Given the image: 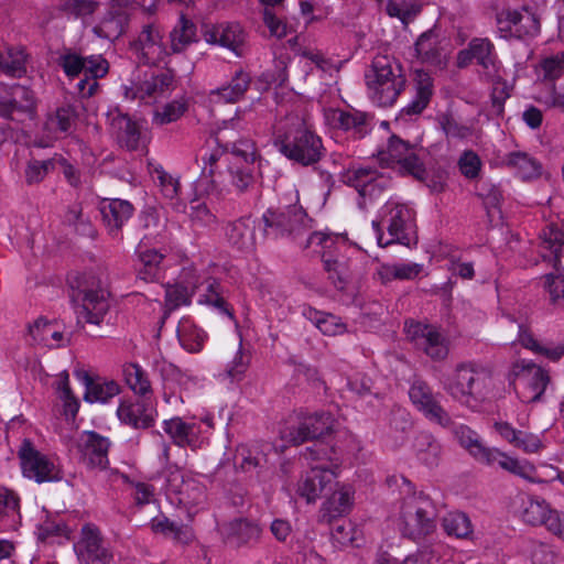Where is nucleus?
<instances>
[{
	"mask_svg": "<svg viewBox=\"0 0 564 564\" xmlns=\"http://www.w3.org/2000/svg\"><path fill=\"white\" fill-rule=\"evenodd\" d=\"M138 256L140 267L138 268V278L145 282H153L160 278V264L163 260V254L155 249H142L139 246Z\"/></svg>",
	"mask_w": 564,
	"mask_h": 564,
	"instance_id": "obj_49",
	"label": "nucleus"
},
{
	"mask_svg": "<svg viewBox=\"0 0 564 564\" xmlns=\"http://www.w3.org/2000/svg\"><path fill=\"white\" fill-rule=\"evenodd\" d=\"M251 83L250 73L239 68L235 70L228 83L210 90L209 98L216 104H236L245 98Z\"/></svg>",
	"mask_w": 564,
	"mask_h": 564,
	"instance_id": "obj_28",
	"label": "nucleus"
},
{
	"mask_svg": "<svg viewBox=\"0 0 564 564\" xmlns=\"http://www.w3.org/2000/svg\"><path fill=\"white\" fill-rule=\"evenodd\" d=\"M496 453L498 455H494L495 457L492 458L490 457L489 466L498 464L502 469L508 470L519 477H522L525 480H529L531 482L542 481V479L536 475L535 467L529 462L512 458L497 448Z\"/></svg>",
	"mask_w": 564,
	"mask_h": 564,
	"instance_id": "obj_41",
	"label": "nucleus"
},
{
	"mask_svg": "<svg viewBox=\"0 0 564 564\" xmlns=\"http://www.w3.org/2000/svg\"><path fill=\"white\" fill-rule=\"evenodd\" d=\"M52 171H54V156L43 161L33 160L25 169V181L29 185L37 184Z\"/></svg>",
	"mask_w": 564,
	"mask_h": 564,
	"instance_id": "obj_61",
	"label": "nucleus"
},
{
	"mask_svg": "<svg viewBox=\"0 0 564 564\" xmlns=\"http://www.w3.org/2000/svg\"><path fill=\"white\" fill-rule=\"evenodd\" d=\"M422 4L419 2H397L389 0L386 7V12L391 18H398L404 26L411 23L421 12Z\"/></svg>",
	"mask_w": 564,
	"mask_h": 564,
	"instance_id": "obj_57",
	"label": "nucleus"
},
{
	"mask_svg": "<svg viewBox=\"0 0 564 564\" xmlns=\"http://www.w3.org/2000/svg\"><path fill=\"white\" fill-rule=\"evenodd\" d=\"M29 333L33 340L40 344L48 345L50 339L59 341L63 339V333L53 328V323L44 317L37 318L29 326Z\"/></svg>",
	"mask_w": 564,
	"mask_h": 564,
	"instance_id": "obj_58",
	"label": "nucleus"
},
{
	"mask_svg": "<svg viewBox=\"0 0 564 564\" xmlns=\"http://www.w3.org/2000/svg\"><path fill=\"white\" fill-rule=\"evenodd\" d=\"M473 62L479 67L478 73L482 80L494 84L502 80L503 66L494 43L488 37H474L466 48L457 53L458 68H465Z\"/></svg>",
	"mask_w": 564,
	"mask_h": 564,
	"instance_id": "obj_6",
	"label": "nucleus"
},
{
	"mask_svg": "<svg viewBox=\"0 0 564 564\" xmlns=\"http://www.w3.org/2000/svg\"><path fill=\"white\" fill-rule=\"evenodd\" d=\"M128 22L129 15L126 11L109 10L93 31L98 37L115 41L123 34Z\"/></svg>",
	"mask_w": 564,
	"mask_h": 564,
	"instance_id": "obj_39",
	"label": "nucleus"
},
{
	"mask_svg": "<svg viewBox=\"0 0 564 564\" xmlns=\"http://www.w3.org/2000/svg\"><path fill=\"white\" fill-rule=\"evenodd\" d=\"M252 115L251 109L238 108L232 118L224 121L215 138L216 143L224 147L227 154L230 153L237 160L250 165L259 158L254 142L247 138L232 141L231 137L235 130L246 131L249 129Z\"/></svg>",
	"mask_w": 564,
	"mask_h": 564,
	"instance_id": "obj_7",
	"label": "nucleus"
},
{
	"mask_svg": "<svg viewBox=\"0 0 564 564\" xmlns=\"http://www.w3.org/2000/svg\"><path fill=\"white\" fill-rule=\"evenodd\" d=\"M408 334L415 347L431 359L441 361L447 358L449 340L437 327L416 323L409 327Z\"/></svg>",
	"mask_w": 564,
	"mask_h": 564,
	"instance_id": "obj_16",
	"label": "nucleus"
},
{
	"mask_svg": "<svg viewBox=\"0 0 564 564\" xmlns=\"http://www.w3.org/2000/svg\"><path fill=\"white\" fill-rule=\"evenodd\" d=\"M196 24L181 14L178 21L170 32V50L173 54L184 52L191 44L197 42Z\"/></svg>",
	"mask_w": 564,
	"mask_h": 564,
	"instance_id": "obj_37",
	"label": "nucleus"
},
{
	"mask_svg": "<svg viewBox=\"0 0 564 564\" xmlns=\"http://www.w3.org/2000/svg\"><path fill=\"white\" fill-rule=\"evenodd\" d=\"M203 36L207 43L219 44L239 56L241 55L240 47L245 42L246 34L239 23L223 22L207 28Z\"/></svg>",
	"mask_w": 564,
	"mask_h": 564,
	"instance_id": "obj_26",
	"label": "nucleus"
},
{
	"mask_svg": "<svg viewBox=\"0 0 564 564\" xmlns=\"http://www.w3.org/2000/svg\"><path fill=\"white\" fill-rule=\"evenodd\" d=\"M417 459L427 467L437 466L441 460L442 446L430 433H420L413 443Z\"/></svg>",
	"mask_w": 564,
	"mask_h": 564,
	"instance_id": "obj_42",
	"label": "nucleus"
},
{
	"mask_svg": "<svg viewBox=\"0 0 564 564\" xmlns=\"http://www.w3.org/2000/svg\"><path fill=\"white\" fill-rule=\"evenodd\" d=\"M435 509L424 495H413L403 499L399 528L402 535L419 541L435 529Z\"/></svg>",
	"mask_w": 564,
	"mask_h": 564,
	"instance_id": "obj_4",
	"label": "nucleus"
},
{
	"mask_svg": "<svg viewBox=\"0 0 564 564\" xmlns=\"http://www.w3.org/2000/svg\"><path fill=\"white\" fill-rule=\"evenodd\" d=\"M419 263H382L377 269V275L382 284L394 280H413L422 271Z\"/></svg>",
	"mask_w": 564,
	"mask_h": 564,
	"instance_id": "obj_44",
	"label": "nucleus"
},
{
	"mask_svg": "<svg viewBox=\"0 0 564 564\" xmlns=\"http://www.w3.org/2000/svg\"><path fill=\"white\" fill-rule=\"evenodd\" d=\"M74 375L85 386L84 400L89 403H105L120 392L119 384L113 380L102 381L100 378H93L85 370H76Z\"/></svg>",
	"mask_w": 564,
	"mask_h": 564,
	"instance_id": "obj_31",
	"label": "nucleus"
},
{
	"mask_svg": "<svg viewBox=\"0 0 564 564\" xmlns=\"http://www.w3.org/2000/svg\"><path fill=\"white\" fill-rule=\"evenodd\" d=\"M503 163L516 171L517 175L527 181L541 174L540 163L525 152L516 151L506 155Z\"/></svg>",
	"mask_w": 564,
	"mask_h": 564,
	"instance_id": "obj_45",
	"label": "nucleus"
},
{
	"mask_svg": "<svg viewBox=\"0 0 564 564\" xmlns=\"http://www.w3.org/2000/svg\"><path fill=\"white\" fill-rule=\"evenodd\" d=\"M58 65L63 68L67 77H77L80 73H84L85 57L74 52H66L58 58Z\"/></svg>",
	"mask_w": 564,
	"mask_h": 564,
	"instance_id": "obj_64",
	"label": "nucleus"
},
{
	"mask_svg": "<svg viewBox=\"0 0 564 564\" xmlns=\"http://www.w3.org/2000/svg\"><path fill=\"white\" fill-rule=\"evenodd\" d=\"M163 431L172 443L178 447L195 448L198 443L199 426L194 422H185L181 417H172L163 422Z\"/></svg>",
	"mask_w": 564,
	"mask_h": 564,
	"instance_id": "obj_32",
	"label": "nucleus"
},
{
	"mask_svg": "<svg viewBox=\"0 0 564 564\" xmlns=\"http://www.w3.org/2000/svg\"><path fill=\"white\" fill-rule=\"evenodd\" d=\"M110 441L95 431H84L78 441L77 449L82 462L90 469H106L109 465L108 452Z\"/></svg>",
	"mask_w": 564,
	"mask_h": 564,
	"instance_id": "obj_17",
	"label": "nucleus"
},
{
	"mask_svg": "<svg viewBox=\"0 0 564 564\" xmlns=\"http://www.w3.org/2000/svg\"><path fill=\"white\" fill-rule=\"evenodd\" d=\"M175 88V74L171 69L152 75L150 78L140 83L135 88L126 87V96L132 99L145 100L148 98H158L171 93Z\"/></svg>",
	"mask_w": 564,
	"mask_h": 564,
	"instance_id": "obj_24",
	"label": "nucleus"
},
{
	"mask_svg": "<svg viewBox=\"0 0 564 564\" xmlns=\"http://www.w3.org/2000/svg\"><path fill=\"white\" fill-rule=\"evenodd\" d=\"M415 96L413 100L402 109L405 115H420L427 107L433 96V79L431 75L423 70L416 69L414 75Z\"/></svg>",
	"mask_w": 564,
	"mask_h": 564,
	"instance_id": "obj_34",
	"label": "nucleus"
},
{
	"mask_svg": "<svg viewBox=\"0 0 564 564\" xmlns=\"http://www.w3.org/2000/svg\"><path fill=\"white\" fill-rule=\"evenodd\" d=\"M458 169L459 172L468 180H475L479 176L482 163L479 155L471 151L467 150L462 153L458 159Z\"/></svg>",
	"mask_w": 564,
	"mask_h": 564,
	"instance_id": "obj_62",
	"label": "nucleus"
},
{
	"mask_svg": "<svg viewBox=\"0 0 564 564\" xmlns=\"http://www.w3.org/2000/svg\"><path fill=\"white\" fill-rule=\"evenodd\" d=\"M498 31L502 37L521 39L538 32V23L530 14H522L518 10L503 9L496 15Z\"/></svg>",
	"mask_w": 564,
	"mask_h": 564,
	"instance_id": "obj_23",
	"label": "nucleus"
},
{
	"mask_svg": "<svg viewBox=\"0 0 564 564\" xmlns=\"http://www.w3.org/2000/svg\"><path fill=\"white\" fill-rule=\"evenodd\" d=\"M541 239L543 247L554 256V269L560 271V258L564 256V230L556 224H549L543 228Z\"/></svg>",
	"mask_w": 564,
	"mask_h": 564,
	"instance_id": "obj_52",
	"label": "nucleus"
},
{
	"mask_svg": "<svg viewBox=\"0 0 564 564\" xmlns=\"http://www.w3.org/2000/svg\"><path fill=\"white\" fill-rule=\"evenodd\" d=\"M139 226L145 231L141 243L161 241L165 229V224L161 220L158 210L153 207L143 209L139 215Z\"/></svg>",
	"mask_w": 564,
	"mask_h": 564,
	"instance_id": "obj_48",
	"label": "nucleus"
},
{
	"mask_svg": "<svg viewBox=\"0 0 564 564\" xmlns=\"http://www.w3.org/2000/svg\"><path fill=\"white\" fill-rule=\"evenodd\" d=\"M273 145L290 161L312 166L325 155L322 138L296 116L284 117L273 132Z\"/></svg>",
	"mask_w": 564,
	"mask_h": 564,
	"instance_id": "obj_1",
	"label": "nucleus"
},
{
	"mask_svg": "<svg viewBox=\"0 0 564 564\" xmlns=\"http://www.w3.org/2000/svg\"><path fill=\"white\" fill-rule=\"evenodd\" d=\"M508 379L514 390H517V381L531 390L532 395L528 398V402L540 401L551 381L550 375L545 369L525 359L518 360L512 365Z\"/></svg>",
	"mask_w": 564,
	"mask_h": 564,
	"instance_id": "obj_14",
	"label": "nucleus"
},
{
	"mask_svg": "<svg viewBox=\"0 0 564 564\" xmlns=\"http://www.w3.org/2000/svg\"><path fill=\"white\" fill-rule=\"evenodd\" d=\"M440 397L425 380L414 378L411 382L409 398L414 408L430 422L446 429L453 424V420L442 406Z\"/></svg>",
	"mask_w": 564,
	"mask_h": 564,
	"instance_id": "obj_11",
	"label": "nucleus"
},
{
	"mask_svg": "<svg viewBox=\"0 0 564 564\" xmlns=\"http://www.w3.org/2000/svg\"><path fill=\"white\" fill-rule=\"evenodd\" d=\"M378 159L382 166L392 167L398 164L404 173L419 181L425 180L427 175L424 163L415 153L413 147L397 135L389 138L387 149L379 151Z\"/></svg>",
	"mask_w": 564,
	"mask_h": 564,
	"instance_id": "obj_10",
	"label": "nucleus"
},
{
	"mask_svg": "<svg viewBox=\"0 0 564 564\" xmlns=\"http://www.w3.org/2000/svg\"><path fill=\"white\" fill-rule=\"evenodd\" d=\"M550 509L545 500L530 499L523 511L522 519L531 525H542L544 518Z\"/></svg>",
	"mask_w": 564,
	"mask_h": 564,
	"instance_id": "obj_60",
	"label": "nucleus"
},
{
	"mask_svg": "<svg viewBox=\"0 0 564 564\" xmlns=\"http://www.w3.org/2000/svg\"><path fill=\"white\" fill-rule=\"evenodd\" d=\"M150 527L154 533H161L183 544H187L193 540V532L187 525L177 524L165 516L153 518Z\"/></svg>",
	"mask_w": 564,
	"mask_h": 564,
	"instance_id": "obj_47",
	"label": "nucleus"
},
{
	"mask_svg": "<svg viewBox=\"0 0 564 564\" xmlns=\"http://www.w3.org/2000/svg\"><path fill=\"white\" fill-rule=\"evenodd\" d=\"M26 55L21 48H9L8 57L2 59L1 70L11 77H21L26 73Z\"/></svg>",
	"mask_w": 564,
	"mask_h": 564,
	"instance_id": "obj_59",
	"label": "nucleus"
},
{
	"mask_svg": "<svg viewBox=\"0 0 564 564\" xmlns=\"http://www.w3.org/2000/svg\"><path fill=\"white\" fill-rule=\"evenodd\" d=\"M108 122L111 133L121 148L128 151H138L144 147V137L140 124L128 115L118 109L111 110L108 112Z\"/></svg>",
	"mask_w": 564,
	"mask_h": 564,
	"instance_id": "obj_19",
	"label": "nucleus"
},
{
	"mask_svg": "<svg viewBox=\"0 0 564 564\" xmlns=\"http://www.w3.org/2000/svg\"><path fill=\"white\" fill-rule=\"evenodd\" d=\"M77 289L83 294V304L78 312V319L100 325L109 310V292L102 288L99 280L87 274H84L77 281Z\"/></svg>",
	"mask_w": 564,
	"mask_h": 564,
	"instance_id": "obj_9",
	"label": "nucleus"
},
{
	"mask_svg": "<svg viewBox=\"0 0 564 564\" xmlns=\"http://www.w3.org/2000/svg\"><path fill=\"white\" fill-rule=\"evenodd\" d=\"M123 376L128 387L138 395L147 399L152 394L151 383L147 372L137 364L123 367Z\"/></svg>",
	"mask_w": 564,
	"mask_h": 564,
	"instance_id": "obj_54",
	"label": "nucleus"
},
{
	"mask_svg": "<svg viewBox=\"0 0 564 564\" xmlns=\"http://www.w3.org/2000/svg\"><path fill=\"white\" fill-rule=\"evenodd\" d=\"M18 456L25 477L39 484L55 481L62 478L55 464L46 455L37 451L29 438L22 441Z\"/></svg>",
	"mask_w": 564,
	"mask_h": 564,
	"instance_id": "obj_12",
	"label": "nucleus"
},
{
	"mask_svg": "<svg viewBox=\"0 0 564 564\" xmlns=\"http://www.w3.org/2000/svg\"><path fill=\"white\" fill-rule=\"evenodd\" d=\"M139 62L145 65H156L170 54L163 43V33L155 23L144 24L138 37L131 43Z\"/></svg>",
	"mask_w": 564,
	"mask_h": 564,
	"instance_id": "obj_15",
	"label": "nucleus"
},
{
	"mask_svg": "<svg viewBox=\"0 0 564 564\" xmlns=\"http://www.w3.org/2000/svg\"><path fill=\"white\" fill-rule=\"evenodd\" d=\"M187 110V104L183 99H176L165 104L153 112L152 123L164 126L178 120Z\"/></svg>",
	"mask_w": 564,
	"mask_h": 564,
	"instance_id": "obj_56",
	"label": "nucleus"
},
{
	"mask_svg": "<svg viewBox=\"0 0 564 564\" xmlns=\"http://www.w3.org/2000/svg\"><path fill=\"white\" fill-rule=\"evenodd\" d=\"M335 473L326 464L313 466L305 473L297 485V494L306 501L314 502L333 488Z\"/></svg>",
	"mask_w": 564,
	"mask_h": 564,
	"instance_id": "obj_21",
	"label": "nucleus"
},
{
	"mask_svg": "<svg viewBox=\"0 0 564 564\" xmlns=\"http://www.w3.org/2000/svg\"><path fill=\"white\" fill-rule=\"evenodd\" d=\"M416 56L422 61L433 66H443L444 55L438 45V36L434 30H429L422 33L415 42Z\"/></svg>",
	"mask_w": 564,
	"mask_h": 564,
	"instance_id": "obj_40",
	"label": "nucleus"
},
{
	"mask_svg": "<svg viewBox=\"0 0 564 564\" xmlns=\"http://www.w3.org/2000/svg\"><path fill=\"white\" fill-rule=\"evenodd\" d=\"M226 184L230 185L238 194L249 192L254 185L253 167L250 164L226 165Z\"/></svg>",
	"mask_w": 564,
	"mask_h": 564,
	"instance_id": "obj_51",
	"label": "nucleus"
},
{
	"mask_svg": "<svg viewBox=\"0 0 564 564\" xmlns=\"http://www.w3.org/2000/svg\"><path fill=\"white\" fill-rule=\"evenodd\" d=\"M544 279L551 303L564 308V274L549 273Z\"/></svg>",
	"mask_w": 564,
	"mask_h": 564,
	"instance_id": "obj_63",
	"label": "nucleus"
},
{
	"mask_svg": "<svg viewBox=\"0 0 564 564\" xmlns=\"http://www.w3.org/2000/svg\"><path fill=\"white\" fill-rule=\"evenodd\" d=\"M254 227L249 217H241L228 223L225 228V235L228 241L239 250L252 246Z\"/></svg>",
	"mask_w": 564,
	"mask_h": 564,
	"instance_id": "obj_43",
	"label": "nucleus"
},
{
	"mask_svg": "<svg viewBox=\"0 0 564 564\" xmlns=\"http://www.w3.org/2000/svg\"><path fill=\"white\" fill-rule=\"evenodd\" d=\"M198 303L209 305L219 313L234 318V314L224 297V290L216 279H208L204 292L199 295Z\"/></svg>",
	"mask_w": 564,
	"mask_h": 564,
	"instance_id": "obj_53",
	"label": "nucleus"
},
{
	"mask_svg": "<svg viewBox=\"0 0 564 564\" xmlns=\"http://www.w3.org/2000/svg\"><path fill=\"white\" fill-rule=\"evenodd\" d=\"M133 210L132 204L124 199L113 198L101 202L102 220L112 238H121V229L132 216Z\"/></svg>",
	"mask_w": 564,
	"mask_h": 564,
	"instance_id": "obj_25",
	"label": "nucleus"
},
{
	"mask_svg": "<svg viewBox=\"0 0 564 564\" xmlns=\"http://www.w3.org/2000/svg\"><path fill=\"white\" fill-rule=\"evenodd\" d=\"M166 490L177 496L180 503L197 506L205 499V486L192 476H185L180 467H170L165 479Z\"/></svg>",
	"mask_w": 564,
	"mask_h": 564,
	"instance_id": "obj_20",
	"label": "nucleus"
},
{
	"mask_svg": "<svg viewBox=\"0 0 564 564\" xmlns=\"http://www.w3.org/2000/svg\"><path fill=\"white\" fill-rule=\"evenodd\" d=\"M445 532L458 539H466L473 533L469 518L463 512H451L443 518Z\"/></svg>",
	"mask_w": 564,
	"mask_h": 564,
	"instance_id": "obj_55",
	"label": "nucleus"
},
{
	"mask_svg": "<svg viewBox=\"0 0 564 564\" xmlns=\"http://www.w3.org/2000/svg\"><path fill=\"white\" fill-rule=\"evenodd\" d=\"M369 97L380 107L392 106L405 86L399 65L388 56H376L365 73Z\"/></svg>",
	"mask_w": 564,
	"mask_h": 564,
	"instance_id": "obj_2",
	"label": "nucleus"
},
{
	"mask_svg": "<svg viewBox=\"0 0 564 564\" xmlns=\"http://www.w3.org/2000/svg\"><path fill=\"white\" fill-rule=\"evenodd\" d=\"M345 177L346 183L355 187L361 197L370 199L379 196L391 183L390 177L370 166L349 169Z\"/></svg>",
	"mask_w": 564,
	"mask_h": 564,
	"instance_id": "obj_18",
	"label": "nucleus"
},
{
	"mask_svg": "<svg viewBox=\"0 0 564 564\" xmlns=\"http://www.w3.org/2000/svg\"><path fill=\"white\" fill-rule=\"evenodd\" d=\"M538 78L546 87L564 75V51L543 57L536 68Z\"/></svg>",
	"mask_w": 564,
	"mask_h": 564,
	"instance_id": "obj_46",
	"label": "nucleus"
},
{
	"mask_svg": "<svg viewBox=\"0 0 564 564\" xmlns=\"http://www.w3.org/2000/svg\"><path fill=\"white\" fill-rule=\"evenodd\" d=\"M478 379L475 365L463 362L456 366L454 375L444 382L443 388L453 399L468 403L476 393Z\"/></svg>",
	"mask_w": 564,
	"mask_h": 564,
	"instance_id": "obj_22",
	"label": "nucleus"
},
{
	"mask_svg": "<svg viewBox=\"0 0 564 564\" xmlns=\"http://www.w3.org/2000/svg\"><path fill=\"white\" fill-rule=\"evenodd\" d=\"M351 506V488L348 486H343L338 490H335L323 503L321 509V518L323 521L330 522L333 519L349 512Z\"/></svg>",
	"mask_w": 564,
	"mask_h": 564,
	"instance_id": "obj_38",
	"label": "nucleus"
},
{
	"mask_svg": "<svg viewBox=\"0 0 564 564\" xmlns=\"http://www.w3.org/2000/svg\"><path fill=\"white\" fill-rule=\"evenodd\" d=\"M262 230L267 237L288 238L302 247L308 231L312 229V219L297 204L289 205L283 209H268L262 215Z\"/></svg>",
	"mask_w": 564,
	"mask_h": 564,
	"instance_id": "obj_3",
	"label": "nucleus"
},
{
	"mask_svg": "<svg viewBox=\"0 0 564 564\" xmlns=\"http://www.w3.org/2000/svg\"><path fill=\"white\" fill-rule=\"evenodd\" d=\"M74 550L78 560L85 564H111L113 560V554L100 530L91 523L83 525Z\"/></svg>",
	"mask_w": 564,
	"mask_h": 564,
	"instance_id": "obj_13",
	"label": "nucleus"
},
{
	"mask_svg": "<svg viewBox=\"0 0 564 564\" xmlns=\"http://www.w3.org/2000/svg\"><path fill=\"white\" fill-rule=\"evenodd\" d=\"M325 119L329 127L344 131L355 130L359 134L362 133L366 124L367 115L361 111L343 109H328L325 111Z\"/></svg>",
	"mask_w": 564,
	"mask_h": 564,
	"instance_id": "obj_36",
	"label": "nucleus"
},
{
	"mask_svg": "<svg viewBox=\"0 0 564 564\" xmlns=\"http://www.w3.org/2000/svg\"><path fill=\"white\" fill-rule=\"evenodd\" d=\"M117 416L121 423L135 430H145L154 424L153 410L147 403V399L141 401H121L117 409Z\"/></svg>",
	"mask_w": 564,
	"mask_h": 564,
	"instance_id": "obj_29",
	"label": "nucleus"
},
{
	"mask_svg": "<svg viewBox=\"0 0 564 564\" xmlns=\"http://www.w3.org/2000/svg\"><path fill=\"white\" fill-rule=\"evenodd\" d=\"M495 429L503 440L525 453H536L543 447L538 435L516 430L508 422H496Z\"/></svg>",
	"mask_w": 564,
	"mask_h": 564,
	"instance_id": "obj_33",
	"label": "nucleus"
},
{
	"mask_svg": "<svg viewBox=\"0 0 564 564\" xmlns=\"http://www.w3.org/2000/svg\"><path fill=\"white\" fill-rule=\"evenodd\" d=\"M177 337L184 349L189 352H198L202 350L207 335L192 321L183 319L177 327Z\"/></svg>",
	"mask_w": 564,
	"mask_h": 564,
	"instance_id": "obj_50",
	"label": "nucleus"
},
{
	"mask_svg": "<svg viewBox=\"0 0 564 564\" xmlns=\"http://www.w3.org/2000/svg\"><path fill=\"white\" fill-rule=\"evenodd\" d=\"M334 419L328 412H299L288 419L281 435L285 442L301 445L332 433Z\"/></svg>",
	"mask_w": 564,
	"mask_h": 564,
	"instance_id": "obj_8",
	"label": "nucleus"
},
{
	"mask_svg": "<svg viewBox=\"0 0 564 564\" xmlns=\"http://www.w3.org/2000/svg\"><path fill=\"white\" fill-rule=\"evenodd\" d=\"M453 427V434L455 440L464 447L478 463L490 465V457L498 455L496 448L487 447L482 444L479 435L470 427L454 423L449 426Z\"/></svg>",
	"mask_w": 564,
	"mask_h": 564,
	"instance_id": "obj_30",
	"label": "nucleus"
},
{
	"mask_svg": "<svg viewBox=\"0 0 564 564\" xmlns=\"http://www.w3.org/2000/svg\"><path fill=\"white\" fill-rule=\"evenodd\" d=\"M322 261L332 284L336 290L345 291L352 280V271L349 262L344 258L334 257L328 252H323Z\"/></svg>",
	"mask_w": 564,
	"mask_h": 564,
	"instance_id": "obj_35",
	"label": "nucleus"
},
{
	"mask_svg": "<svg viewBox=\"0 0 564 564\" xmlns=\"http://www.w3.org/2000/svg\"><path fill=\"white\" fill-rule=\"evenodd\" d=\"M414 217L415 213L409 206L398 203H387L384 205L383 223L387 224L390 239L383 241L380 223L373 220L372 228L377 234L378 245L386 247L393 242H398L409 247L412 242H416V226Z\"/></svg>",
	"mask_w": 564,
	"mask_h": 564,
	"instance_id": "obj_5",
	"label": "nucleus"
},
{
	"mask_svg": "<svg viewBox=\"0 0 564 564\" xmlns=\"http://www.w3.org/2000/svg\"><path fill=\"white\" fill-rule=\"evenodd\" d=\"M219 531L226 542L242 546L259 541L262 530L252 520L246 518H237L231 521L224 522L219 527Z\"/></svg>",
	"mask_w": 564,
	"mask_h": 564,
	"instance_id": "obj_27",
	"label": "nucleus"
}]
</instances>
